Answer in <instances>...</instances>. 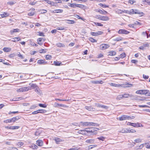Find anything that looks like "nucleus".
Returning <instances> with one entry per match:
<instances>
[{
	"label": "nucleus",
	"mask_w": 150,
	"mask_h": 150,
	"mask_svg": "<svg viewBox=\"0 0 150 150\" xmlns=\"http://www.w3.org/2000/svg\"><path fill=\"white\" fill-rule=\"evenodd\" d=\"M95 18L103 21H107L109 20L108 17L106 16H103L100 15H96Z\"/></svg>",
	"instance_id": "nucleus-1"
},
{
	"label": "nucleus",
	"mask_w": 150,
	"mask_h": 150,
	"mask_svg": "<svg viewBox=\"0 0 150 150\" xmlns=\"http://www.w3.org/2000/svg\"><path fill=\"white\" fill-rule=\"evenodd\" d=\"M129 13L132 14H138L140 15L141 16H143L144 15V13L142 12H140L138 10L132 9L129 11Z\"/></svg>",
	"instance_id": "nucleus-2"
},
{
	"label": "nucleus",
	"mask_w": 150,
	"mask_h": 150,
	"mask_svg": "<svg viewBox=\"0 0 150 150\" xmlns=\"http://www.w3.org/2000/svg\"><path fill=\"white\" fill-rule=\"evenodd\" d=\"M129 96L134 97L132 94H124L118 95L116 99L118 100H120L123 98H127Z\"/></svg>",
	"instance_id": "nucleus-3"
},
{
	"label": "nucleus",
	"mask_w": 150,
	"mask_h": 150,
	"mask_svg": "<svg viewBox=\"0 0 150 150\" xmlns=\"http://www.w3.org/2000/svg\"><path fill=\"white\" fill-rule=\"evenodd\" d=\"M31 87L28 86L27 87H21L17 90L18 92H23L28 91L29 90H31Z\"/></svg>",
	"instance_id": "nucleus-4"
},
{
	"label": "nucleus",
	"mask_w": 150,
	"mask_h": 150,
	"mask_svg": "<svg viewBox=\"0 0 150 150\" xmlns=\"http://www.w3.org/2000/svg\"><path fill=\"white\" fill-rule=\"evenodd\" d=\"M118 33L119 34H127L129 33V32L125 29H120L118 31Z\"/></svg>",
	"instance_id": "nucleus-5"
},
{
	"label": "nucleus",
	"mask_w": 150,
	"mask_h": 150,
	"mask_svg": "<svg viewBox=\"0 0 150 150\" xmlns=\"http://www.w3.org/2000/svg\"><path fill=\"white\" fill-rule=\"evenodd\" d=\"M146 91H146V90H137L136 92V93L137 94H145V93H146Z\"/></svg>",
	"instance_id": "nucleus-6"
},
{
	"label": "nucleus",
	"mask_w": 150,
	"mask_h": 150,
	"mask_svg": "<svg viewBox=\"0 0 150 150\" xmlns=\"http://www.w3.org/2000/svg\"><path fill=\"white\" fill-rule=\"evenodd\" d=\"M109 45L107 44H103L100 45V48L102 50H105L109 47Z\"/></svg>",
	"instance_id": "nucleus-7"
},
{
	"label": "nucleus",
	"mask_w": 150,
	"mask_h": 150,
	"mask_svg": "<svg viewBox=\"0 0 150 150\" xmlns=\"http://www.w3.org/2000/svg\"><path fill=\"white\" fill-rule=\"evenodd\" d=\"M103 10H101L100 9L98 10H96V11L99 13H100L102 14L105 15L106 13H108L106 11L102 9Z\"/></svg>",
	"instance_id": "nucleus-8"
},
{
	"label": "nucleus",
	"mask_w": 150,
	"mask_h": 150,
	"mask_svg": "<svg viewBox=\"0 0 150 150\" xmlns=\"http://www.w3.org/2000/svg\"><path fill=\"white\" fill-rule=\"evenodd\" d=\"M85 109L89 111H94L95 109L91 106H86L85 107Z\"/></svg>",
	"instance_id": "nucleus-9"
},
{
	"label": "nucleus",
	"mask_w": 150,
	"mask_h": 150,
	"mask_svg": "<svg viewBox=\"0 0 150 150\" xmlns=\"http://www.w3.org/2000/svg\"><path fill=\"white\" fill-rule=\"evenodd\" d=\"M99 126V124L98 123H94L93 122H88V126Z\"/></svg>",
	"instance_id": "nucleus-10"
},
{
	"label": "nucleus",
	"mask_w": 150,
	"mask_h": 150,
	"mask_svg": "<svg viewBox=\"0 0 150 150\" xmlns=\"http://www.w3.org/2000/svg\"><path fill=\"white\" fill-rule=\"evenodd\" d=\"M95 140L94 139H88L86 140L85 141L86 142L89 143L90 144H93L94 143Z\"/></svg>",
	"instance_id": "nucleus-11"
},
{
	"label": "nucleus",
	"mask_w": 150,
	"mask_h": 150,
	"mask_svg": "<svg viewBox=\"0 0 150 150\" xmlns=\"http://www.w3.org/2000/svg\"><path fill=\"white\" fill-rule=\"evenodd\" d=\"M127 115H123L121 117L119 118V120L120 121H122L127 120Z\"/></svg>",
	"instance_id": "nucleus-12"
},
{
	"label": "nucleus",
	"mask_w": 150,
	"mask_h": 150,
	"mask_svg": "<svg viewBox=\"0 0 150 150\" xmlns=\"http://www.w3.org/2000/svg\"><path fill=\"white\" fill-rule=\"evenodd\" d=\"M36 144L38 146H43V143L42 140L39 139L36 141Z\"/></svg>",
	"instance_id": "nucleus-13"
},
{
	"label": "nucleus",
	"mask_w": 150,
	"mask_h": 150,
	"mask_svg": "<svg viewBox=\"0 0 150 150\" xmlns=\"http://www.w3.org/2000/svg\"><path fill=\"white\" fill-rule=\"evenodd\" d=\"M37 63L40 64H46L47 63V62L45 61V60L40 59L38 60Z\"/></svg>",
	"instance_id": "nucleus-14"
},
{
	"label": "nucleus",
	"mask_w": 150,
	"mask_h": 150,
	"mask_svg": "<svg viewBox=\"0 0 150 150\" xmlns=\"http://www.w3.org/2000/svg\"><path fill=\"white\" fill-rule=\"evenodd\" d=\"M35 92H37L38 94L40 96L42 95V93L40 89L38 87L36 88L35 89Z\"/></svg>",
	"instance_id": "nucleus-15"
},
{
	"label": "nucleus",
	"mask_w": 150,
	"mask_h": 150,
	"mask_svg": "<svg viewBox=\"0 0 150 150\" xmlns=\"http://www.w3.org/2000/svg\"><path fill=\"white\" fill-rule=\"evenodd\" d=\"M61 106L62 107H66V106L65 105L61 104L58 103H55L54 104V106L55 107H58V106Z\"/></svg>",
	"instance_id": "nucleus-16"
},
{
	"label": "nucleus",
	"mask_w": 150,
	"mask_h": 150,
	"mask_svg": "<svg viewBox=\"0 0 150 150\" xmlns=\"http://www.w3.org/2000/svg\"><path fill=\"white\" fill-rule=\"evenodd\" d=\"M109 84L111 86L117 87H120L121 86V85L120 84H117L114 83H109Z\"/></svg>",
	"instance_id": "nucleus-17"
},
{
	"label": "nucleus",
	"mask_w": 150,
	"mask_h": 150,
	"mask_svg": "<svg viewBox=\"0 0 150 150\" xmlns=\"http://www.w3.org/2000/svg\"><path fill=\"white\" fill-rule=\"evenodd\" d=\"M54 140L56 142V143L57 144H59V142L63 141L59 138L57 137L55 138Z\"/></svg>",
	"instance_id": "nucleus-18"
},
{
	"label": "nucleus",
	"mask_w": 150,
	"mask_h": 150,
	"mask_svg": "<svg viewBox=\"0 0 150 150\" xmlns=\"http://www.w3.org/2000/svg\"><path fill=\"white\" fill-rule=\"evenodd\" d=\"M3 50L5 52H9L11 50V48L10 47H4Z\"/></svg>",
	"instance_id": "nucleus-19"
},
{
	"label": "nucleus",
	"mask_w": 150,
	"mask_h": 150,
	"mask_svg": "<svg viewBox=\"0 0 150 150\" xmlns=\"http://www.w3.org/2000/svg\"><path fill=\"white\" fill-rule=\"evenodd\" d=\"M19 128V127L18 126H9V129L14 130L16 129H18Z\"/></svg>",
	"instance_id": "nucleus-20"
},
{
	"label": "nucleus",
	"mask_w": 150,
	"mask_h": 150,
	"mask_svg": "<svg viewBox=\"0 0 150 150\" xmlns=\"http://www.w3.org/2000/svg\"><path fill=\"white\" fill-rule=\"evenodd\" d=\"M11 41L13 42H15L21 40V39L19 37L12 38H11Z\"/></svg>",
	"instance_id": "nucleus-21"
},
{
	"label": "nucleus",
	"mask_w": 150,
	"mask_h": 150,
	"mask_svg": "<svg viewBox=\"0 0 150 150\" xmlns=\"http://www.w3.org/2000/svg\"><path fill=\"white\" fill-rule=\"evenodd\" d=\"M94 129L98 130L99 129L95 128H91V135H95L97 134L96 132H94Z\"/></svg>",
	"instance_id": "nucleus-22"
},
{
	"label": "nucleus",
	"mask_w": 150,
	"mask_h": 150,
	"mask_svg": "<svg viewBox=\"0 0 150 150\" xmlns=\"http://www.w3.org/2000/svg\"><path fill=\"white\" fill-rule=\"evenodd\" d=\"M92 83L96 84H102L103 83V81L102 80L94 81H92Z\"/></svg>",
	"instance_id": "nucleus-23"
},
{
	"label": "nucleus",
	"mask_w": 150,
	"mask_h": 150,
	"mask_svg": "<svg viewBox=\"0 0 150 150\" xmlns=\"http://www.w3.org/2000/svg\"><path fill=\"white\" fill-rule=\"evenodd\" d=\"M66 22L68 24H73L75 23V22L73 20H66Z\"/></svg>",
	"instance_id": "nucleus-24"
},
{
	"label": "nucleus",
	"mask_w": 150,
	"mask_h": 150,
	"mask_svg": "<svg viewBox=\"0 0 150 150\" xmlns=\"http://www.w3.org/2000/svg\"><path fill=\"white\" fill-rule=\"evenodd\" d=\"M116 54V52L114 51L110 52H108V55L110 56H114Z\"/></svg>",
	"instance_id": "nucleus-25"
},
{
	"label": "nucleus",
	"mask_w": 150,
	"mask_h": 150,
	"mask_svg": "<svg viewBox=\"0 0 150 150\" xmlns=\"http://www.w3.org/2000/svg\"><path fill=\"white\" fill-rule=\"evenodd\" d=\"M80 125L83 126H88V122H81Z\"/></svg>",
	"instance_id": "nucleus-26"
},
{
	"label": "nucleus",
	"mask_w": 150,
	"mask_h": 150,
	"mask_svg": "<svg viewBox=\"0 0 150 150\" xmlns=\"http://www.w3.org/2000/svg\"><path fill=\"white\" fill-rule=\"evenodd\" d=\"M8 16V14L6 12H4L3 14H0V16L2 18Z\"/></svg>",
	"instance_id": "nucleus-27"
},
{
	"label": "nucleus",
	"mask_w": 150,
	"mask_h": 150,
	"mask_svg": "<svg viewBox=\"0 0 150 150\" xmlns=\"http://www.w3.org/2000/svg\"><path fill=\"white\" fill-rule=\"evenodd\" d=\"M123 39V38L121 37H119L114 39L113 40L115 41H119Z\"/></svg>",
	"instance_id": "nucleus-28"
},
{
	"label": "nucleus",
	"mask_w": 150,
	"mask_h": 150,
	"mask_svg": "<svg viewBox=\"0 0 150 150\" xmlns=\"http://www.w3.org/2000/svg\"><path fill=\"white\" fill-rule=\"evenodd\" d=\"M119 132L122 133H128V131L127 129H122L119 131Z\"/></svg>",
	"instance_id": "nucleus-29"
},
{
	"label": "nucleus",
	"mask_w": 150,
	"mask_h": 150,
	"mask_svg": "<svg viewBox=\"0 0 150 150\" xmlns=\"http://www.w3.org/2000/svg\"><path fill=\"white\" fill-rule=\"evenodd\" d=\"M19 30L18 29H13L10 31L11 33L13 34V33L14 32H18Z\"/></svg>",
	"instance_id": "nucleus-30"
},
{
	"label": "nucleus",
	"mask_w": 150,
	"mask_h": 150,
	"mask_svg": "<svg viewBox=\"0 0 150 150\" xmlns=\"http://www.w3.org/2000/svg\"><path fill=\"white\" fill-rule=\"evenodd\" d=\"M144 146V144H142L140 145L137 146L135 147V149H142Z\"/></svg>",
	"instance_id": "nucleus-31"
},
{
	"label": "nucleus",
	"mask_w": 150,
	"mask_h": 150,
	"mask_svg": "<svg viewBox=\"0 0 150 150\" xmlns=\"http://www.w3.org/2000/svg\"><path fill=\"white\" fill-rule=\"evenodd\" d=\"M128 125H129L132 126L134 127H137V124L136 123H132L130 122H129L128 123Z\"/></svg>",
	"instance_id": "nucleus-32"
},
{
	"label": "nucleus",
	"mask_w": 150,
	"mask_h": 150,
	"mask_svg": "<svg viewBox=\"0 0 150 150\" xmlns=\"http://www.w3.org/2000/svg\"><path fill=\"white\" fill-rule=\"evenodd\" d=\"M105 137L103 136H100L98 137L97 139H99V140H101L102 141H103L105 139Z\"/></svg>",
	"instance_id": "nucleus-33"
},
{
	"label": "nucleus",
	"mask_w": 150,
	"mask_h": 150,
	"mask_svg": "<svg viewBox=\"0 0 150 150\" xmlns=\"http://www.w3.org/2000/svg\"><path fill=\"white\" fill-rule=\"evenodd\" d=\"M69 6L70 7H72L73 8H75L76 7L77 4H70L69 3Z\"/></svg>",
	"instance_id": "nucleus-34"
},
{
	"label": "nucleus",
	"mask_w": 150,
	"mask_h": 150,
	"mask_svg": "<svg viewBox=\"0 0 150 150\" xmlns=\"http://www.w3.org/2000/svg\"><path fill=\"white\" fill-rule=\"evenodd\" d=\"M57 45L59 47H63L65 46V45L63 44L60 42L57 43Z\"/></svg>",
	"instance_id": "nucleus-35"
},
{
	"label": "nucleus",
	"mask_w": 150,
	"mask_h": 150,
	"mask_svg": "<svg viewBox=\"0 0 150 150\" xmlns=\"http://www.w3.org/2000/svg\"><path fill=\"white\" fill-rule=\"evenodd\" d=\"M127 131H128V132L129 133H134L136 132L135 130L131 129H127Z\"/></svg>",
	"instance_id": "nucleus-36"
},
{
	"label": "nucleus",
	"mask_w": 150,
	"mask_h": 150,
	"mask_svg": "<svg viewBox=\"0 0 150 150\" xmlns=\"http://www.w3.org/2000/svg\"><path fill=\"white\" fill-rule=\"evenodd\" d=\"M76 7H79L81 9H83L85 8V6L82 4H77Z\"/></svg>",
	"instance_id": "nucleus-37"
},
{
	"label": "nucleus",
	"mask_w": 150,
	"mask_h": 150,
	"mask_svg": "<svg viewBox=\"0 0 150 150\" xmlns=\"http://www.w3.org/2000/svg\"><path fill=\"white\" fill-rule=\"evenodd\" d=\"M89 40L90 41L92 42H97V41L96 40L93 39L92 38H89Z\"/></svg>",
	"instance_id": "nucleus-38"
},
{
	"label": "nucleus",
	"mask_w": 150,
	"mask_h": 150,
	"mask_svg": "<svg viewBox=\"0 0 150 150\" xmlns=\"http://www.w3.org/2000/svg\"><path fill=\"white\" fill-rule=\"evenodd\" d=\"M98 5L100 6L103 7L107 8V7H109L108 6L106 5L105 4H99Z\"/></svg>",
	"instance_id": "nucleus-39"
},
{
	"label": "nucleus",
	"mask_w": 150,
	"mask_h": 150,
	"mask_svg": "<svg viewBox=\"0 0 150 150\" xmlns=\"http://www.w3.org/2000/svg\"><path fill=\"white\" fill-rule=\"evenodd\" d=\"M94 24L95 25L97 26H103V25L100 23L94 22Z\"/></svg>",
	"instance_id": "nucleus-40"
},
{
	"label": "nucleus",
	"mask_w": 150,
	"mask_h": 150,
	"mask_svg": "<svg viewBox=\"0 0 150 150\" xmlns=\"http://www.w3.org/2000/svg\"><path fill=\"white\" fill-rule=\"evenodd\" d=\"M39 12L41 13H45L47 12V11L44 9H41L39 11Z\"/></svg>",
	"instance_id": "nucleus-41"
},
{
	"label": "nucleus",
	"mask_w": 150,
	"mask_h": 150,
	"mask_svg": "<svg viewBox=\"0 0 150 150\" xmlns=\"http://www.w3.org/2000/svg\"><path fill=\"white\" fill-rule=\"evenodd\" d=\"M143 46L144 47H149V44L145 42L143 44Z\"/></svg>",
	"instance_id": "nucleus-42"
},
{
	"label": "nucleus",
	"mask_w": 150,
	"mask_h": 150,
	"mask_svg": "<svg viewBox=\"0 0 150 150\" xmlns=\"http://www.w3.org/2000/svg\"><path fill=\"white\" fill-rule=\"evenodd\" d=\"M97 146V145H90L89 146V147H88L89 149H92L94 147H96Z\"/></svg>",
	"instance_id": "nucleus-43"
},
{
	"label": "nucleus",
	"mask_w": 150,
	"mask_h": 150,
	"mask_svg": "<svg viewBox=\"0 0 150 150\" xmlns=\"http://www.w3.org/2000/svg\"><path fill=\"white\" fill-rule=\"evenodd\" d=\"M38 111L39 113H44L46 112V110H39Z\"/></svg>",
	"instance_id": "nucleus-44"
},
{
	"label": "nucleus",
	"mask_w": 150,
	"mask_h": 150,
	"mask_svg": "<svg viewBox=\"0 0 150 150\" xmlns=\"http://www.w3.org/2000/svg\"><path fill=\"white\" fill-rule=\"evenodd\" d=\"M4 123H11V119H8L5 120L4 121Z\"/></svg>",
	"instance_id": "nucleus-45"
},
{
	"label": "nucleus",
	"mask_w": 150,
	"mask_h": 150,
	"mask_svg": "<svg viewBox=\"0 0 150 150\" xmlns=\"http://www.w3.org/2000/svg\"><path fill=\"white\" fill-rule=\"evenodd\" d=\"M63 11V10L62 9H57L55 10V12H56V13H61Z\"/></svg>",
	"instance_id": "nucleus-46"
},
{
	"label": "nucleus",
	"mask_w": 150,
	"mask_h": 150,
	"mask_svg": "<svg viewBox=\"0 0 150 150\" xmlns=\"http://www.w3.org/2000/svg\"><path fill=\"white\" fill-rule=\"evenodd\" d=\"M46 59H50L52 58V56L50 55H47L45 57Z\"/></svg>",
	"instance_id": "nucleus-47"
},
{
	"label": "nucleus",
	"mask_w": 150,
	"mask_h": 150,
	"mask_svg": "<svg viewBox=\"0 0 150 150\" xmlns=\"http://www.w3.org/2000/svg\"><path fill=\"white\" fill-rule=\"evenodd\" d=\"M23 143L22 142H19L17 144V145L19 147H20L23 145Z\"/></svg>",
	"instance_id": "nucleus-48"
},
{
	"label": "nucleus",
	"mask_w": 150,
	"mask_h": 150,
	"mask_svg": "<svg viewBox=\"0 0 150 150\" xmlns=\"http://www.w3.org/2000/svg\"><path fill=\"white\" fill-rule=\"evenodd\" d=\"M138 106L139 108H150V107L146 105H139Z\"/></svg>",
	"instance_id": "nucleus-49"
},
{
	"label": "nucleus",
	"mask_w": 150,
	"mask_h": 150,
	"mask_svg": "<svg viewBox=\"0 0 150 150\" xmlns=\"http://www.w3.org/2000/svg\"><path fill=\"white\" fill-rule=\"evenodd\" d=\"M134 141L136 143H139V142H141L142 140L141 139L139 138L137 139H136L134 140Z\"/></svg>",
	"instance_id": "nucleus-50"
},
{
	"label": "nucleus",
	"mask_w": 150,
	"mask_h": 150,
	"mask_svg": "<svg viewBox=\"0 0 150 150\" xmlns=\"http://www.w3.org/2000/svg\"><path fill=\"white\" fill-rule=\"evenodd\" d=\"M39 106L43 108H45L47 107V105L44 104H39Z\"/></svg>",
	"instance_id": "nucleus-51"
},
{
	"label": "nucleus",
	"mask_w": 150,
	"mask_h": 150,
	"mask_svg": "<svg viewBox=\"0 0 150 150\" xmlns=\"http://www.w3.org/2000/svg\"><path fill=\"white\" fill-rule=\"evenodd\" d=\"M31 86V88L32 87L33 88H37L38 87L36 85V84H32L31 85H30Z\"/></svg>",
	"instance_id": "nucleus-52"
},
{
	"label": "nucleus",
	"mask_w": 150,
	"mask_h": 150,
	"mask_svg": "<svg viewBox=\"0 0 150 150\" xmlns=\"http://www.w3.org/2000/svg\"><path fill=\"white\" fill-rule=\"evenodd\" d=\"M42 39H43L42 38H39L37 39V42H38V43L39 44L41 45V44L40 43V42H41V41H42Z\"/></svg>",
	"instance_id": "nucleus-53"
},
{
	"label": "nucleus",
	"mask_w": 150,
	"mask_h": 150,
	"mask_svg": "<svg viewBox=\"0 0 150 150\" xmlns=\"http://www.w3.org/2000/svg\"><path fill=\"white\" fill-rule=\"evenodd\" d=\"M135 117L134 116H127V120H132L134 119Z\"/></svg>",
	"instance_id": "nucleus-54"
},
{
	"label": "nucleus",
	"mask_w": 150,
	"mask_h": 150,
	"mask_svg": "<svg viewBox=\"0 0 150 150\" xmlns=\"http://www.w3.org/2000/svg\"><path fill=\"white\" fill-rule=\"evenodd\" d=\"M31 147L33 149H37L38 148V146L35 144H33Z\"/></svg>",
	"instance_id": "nucleus-55"
},
{
	"label": "nucleus",
	"mask_w": 150,
	"mask_h": 150,
	"mask_svg": "<svg viewBox=\"0 0 150 150\" xmlns=\"http://www.w3.org/2000/svg\"><path fill=\"white\" fill-rule=\"evenodd\" d=\"M116 12L117 13L120 14H121L123 13L122 10L119 9L117 10Z\"/></svg>",
	"instance_id": "nucleus-56"
},
{
	"label": "nucleus",
	"mask_w": 150,
	"mask_h": 150,
	"mask_svg": "<svg viewBox=\"0 0 150 150\" xmlns=\"http://www.w3.org/2000/svg\"><path fill=\"white\" fill-rule=\"evenodd\" d=\"M16 3L15 1H10L9 2H8L7 3L8 4L10 5H12Z\"/></svg>",
	"instance_id": "nucleus-57"
},
{
	"label": "nucleus",
	"mask_w": 150,
	"mask_h": 150,
	"mask_svg": "<svg viewBox=\"0 0 150 150\" xmlns=\"http://www.w3.org/2000/svg\"><path fill=\"white\" fill-rule=\"evenodd\" d=\"M38 35L40 36H44L43 33L42 32H38L37 34Z\"/></svg>",
	"instance_id": "nucleus-58"
},
{
	"label": "nucleus",
	"mask_w": 150,
	"mask_h": 150,
	"mask_svg": "<svg viewBox=\"0 0 150 150\" xmlns=\"http://www.w3.org/2000/svg\"><path fill=\"white\" fill-rule=\"evenodd\" d=\"M120 58L122 59L125 57L126 54L125 53H124L121 54L120 55Z\"/></svg>",
	"instance_id": "nucleus-59"
},
{
	"label": "nucleus",
	"mask_w": 150,
	"mask_h": 150,
	"mask_svg": "<svg viewBox=\"0 0 150 150\" xmlns=\"http://www.w3.org/2000/svg\"><path fill=\"white\" fill-rule=\"evenodd\" d=\"M85 130H79L78 131L79 133L80 134H86V133H85V132H84Z\"/></svg>",
	"instance_id": "nucleus-60"
},
{
	"label": "nucleus",
	"mask_w": 150,
	"mask_h": 150,
	"mask_svg": "<svg viewBox=\"0 0 150 150\" xmlns=\"http://www.w3.org/2000/svg\"><path fill=\"white\" fill-rule=\"evenodd\" d=\"M145 144L146 145V148L148 149H150V145H149V144L148 143H146Z\"/></svg>",
	"instance_id": "nucleus-61"
},
{
	"label": "nucleus",
	"mask_w": 150,
	"mask_h": 150,
	"mask_svg": "<svg viewBox=\"0 0 150 150\" xmlns=\"http://www.w3.org/2000/svg\"><path fill=\"white\" fill-rule=\"evenodd\" d=\"M8 150H18V149L15 148L10 147L8 149Z\"/></svg>",
	"instance_id": "nucleus-62"
},
{
	"label": "nucleus",
	"mask_w": 150,
	"mask_h": 150,
	"mask_svg": "<svg viewBox=\"0 0 150 150\" xmlns=\"http://www.w3.org/2000/svg\"><path fill=\"white\" fill-rule=\"evenodd\" d=\"M39 52L40 53H44L46 52V51H45V50L43 49H41L39 51Z\"/></svg>",
	"instance_id": "nucleus-63"
},
{
	"label": "nucleus",
	"mask_w": 150,
	"mask_h": 150,
	"mask_svg": "<svg viewBox=\"0 0 150 150\" xmlns=\"http://www.w3.org/2000/svg\"><path fill=\"white\" fill-rule=\"evenodd\" d=\"M95 105L96 106L98 107H100L102 106V105L99 103H95Z\"/></svg>",
	"instance_id": "nucleus-64"
}]
</instances>
